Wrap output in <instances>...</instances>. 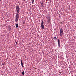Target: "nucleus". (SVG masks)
<instances>
[{"label":"nucleus","mask_w":76,"mask_h":76,"mask_svg":"<svg viewBox=\"0 0 76 76\" xmlns=\"http://www.w3.org/2000/svg\"><path fill=\"white\" fill-rule=\"evenodd\" d=\"M0 1H1V0H0Z\"/></svg>","instance_id":"nucleus-20"},{"label":"nucleus","mask_w":76,"mask_h":76,"mask_svg":"<svg viewBox=\"0 0 76 76\" xmlns=\"http://www.w3.org/2000/svg\"><path fill=\"white\" fill-rule=\"evenodd\" d=\"M25 23V21H24L23 23V24H24Z\"/></svg>","instance_id":"nucleus-14"},{"label":"nucleus","mask_w":76,"mask_h":76,"mask_svg":"<svg viewBox=\"0 0 76 76\" xmlns=\"http://www.w3.org/2000/svg\"><path fill=\"white\" fill-rule=\"evenodd\" d=\"M34 69H36V68H35Z\"/></svg>","instance_id":"nucleus-19"},{"label":"nucleus","mask_w":76,"mask_h":76,"mask_svg":"<svg viewBox=\"0 0 76 76\" xmlns=\"http://www.w3.org/2000/svg\"><path fill=\"white\" fill-rule=\"evenodd\" d=\"M42 7H44V5L43 4V2H42L41 3Z\"/></svg>","instance_id":"nucleus-8"},{"label":"nucleus","mask_w":76,"mask_h":76,"mask_svg":"<svg viewBox=\"0 0 76 76\" xmlns=\"http://www.w3.org/2000/svg\"><path fill=\"white\" fill-rule=\"evenodd\" d=\"M15 21L16 22H18V20H19V18H15Z\"/></svg>","instance_id":"nucleus-7"},{"label":"nucleus","mask_w":76,"mask_h":76,"mask_svg":"<svg viewBox=\"0 0 76 76\" xmlns=\"http://www.w3.org/2000/svg\"><path fill=\"white\" fill-rule=\"evenodd\" d=\"M41 28L42 29H44V21H43L42 20L41 23Z\"/></svg>","instance_id":"nucleus-3"},{"label":"nucleus","mask_w":76,"mask_h":76,"mask_svg":"<svg viewBox=\"0 0 76 76\" xmlns=\"http://www.w3.org/2000/svg\"><path fill=\"white\" fill-rule=\"evenodd\" d=\"M22 74L23 75H24L25 74V72H24V71L22 73Z\"/></svg>","instance_id":"nucleus-12"},{"label":"nucleus","mask_w":76,"mask_h":76,"mask_svg":"<svg viewBox=\"0 0 76 76\" xmlns=\"http://www.w3.org/2000/svg\"><path fill=\"white\" fill-rule=\"evenodd\" d=\"M53 39L54 40H55V41H57V38L56 37H54L53 38Z\"/></svg>","instance_id":"nucleus-11"},{"label":"nucleus","mask_w":76,"mask_h":76,"mask_svg":"<svg viewBox=\"0 0 76 76\" xmlns=\"http://www.w3.org/2000/svg\"><path fill=\"white\" fill-rule=\"evenodd\" d=\"M15 25H16V28H18V23L16 24Z\"/></svg>","instance_id":"nucleus-10"},{"label":"nucleus","mask_w":76,"mask_h":76,"mask_svg":"<svg viewBox=\"0 0 76 76\" xmlns=\"http://www.w3.org/2000/svg\"><path fill=\"white\" fill-rule=\"evenodd\" d=\"M47 22L48 23H50V18L48 17L47 18Z\"/></svg>","instance_id":"nucleus-4"},{"label":"nucleus","mask_w":76,"mask_h":76,"mask_svg":"<svg viewBox=\"0 0 76 76\" xmlns=\"http://www.w3.org/2000/svg\"><path fill=\"white\" fill-rule=\"evenodd\" d=\"M32 1V3H34V0H31Z\"/></svg>","instance_id":"nucleus-13"},{"label":"nucleus","mask_w":76,"mask_h":76,"mask_svg":"<svg viewBox=\"0 0 76 76\" xmlns=\"http://www.w3.org/2000/svg\"><path fill=\"white\" fill-rule=\"evenodd\" d=\"M16 44L17 45L18 44V43L17 42H16Z\"/></svg>","instance_id":"nucleus-17"},{"label":"nucleus","mask_w":76,"mask_h":76,"mask_svg":"<svg viewBox=\"0 0 76 76\" xmlns=\"http://www.w3.org/2000/svg\"><path fill=\"white\" fill-rule=\"evenodd\" d=\"M20 61H21V64L22 67H24V66H23V63H22V60H21Z\"/></svg>","instance_id":"nucleus-6"},{"label":"nucleus","mask_w":76,"mask_h":76,"mask_svg":"<svg viewBox=\"0 0 76 76\" xmlns=\"http://www.w3.org/2000/svg\"><path fill=\"white\" fill-rule=\"evenodd\" d=\"M60 35L61 37H63V31L62 28H61L60 29Z\"/></svg>","instance_id":"nucleus-1"},{"label":"nucleus","mask_w":76,"mask_h":76,"mask_svg":"<svg viewBox=\"0 0 76 76\" xmlns=\"http://www.w3.org/2000/svg\"><path fill=\"white\" fill-rule=\"evenodd\" d=\"M60 40L59 39H58V45H60Z\"/></svg>","instance_id":"nucleus-9"},{"label":"nucleus","mask_w":76,"mask_h":76,"mask_svg":"<svg viewBox=\"0 0 76 76\" xmlns=\"http://www.w3.org/2000/svg\"><path fill=\"white\" fill-rule=\"evenodd\" d=\"M5 64L4 63H2V65H3V66H4V65Z\"/></svg>","instance_id":"nucleus-15"},{"label":"nucleus","mask_w":76,"mask_h":76,"mask_svg":"<svg viewBox=\"0 0 76 76\" xmlns=\"http://www.w3.org/2000/svg\"><path fill=\"white\" fill-rule=\"evenodd\" d=\"M23 1H25V0H23Z\"/></svg>","instance_id":"nucleus-18"},{"label":"nucleus","mask_w":76,"mask_h":76,"mask_svg":"<svg viewBox=\"0 0 76 76\" xmlns=\"http://www.w3.org/2000/svg\"><path fill=\"white\" fill-rule=\"evenodd\" d=\"M58 46L59 47H60V45H58Z\"/></svg>","instance_id":"nucleus-16"},{"label":"nucleus","mask_w":76,"mask_h":76,"mask_svg":"<svg viewBox=\"0 0 76 76\" xmlns=\"http://www.w3.org/2000/svg\"><path fill=\"white\" fill-rule=\"evenodd\" d=\"M19 14L18 13H16L15 15V18H19Z\"/></svg>","instance_id":"nucleus-5"},{"label":"nucleus","mask_w":76,"mask_h":76,"mask_svg":"<svg viewBox=\"0 0 76 76\" xmlns=\"http://www.w3.org/2000/svg\"><path fill=\"white\" fill-rule=\"evenodd\" d=\"M16 12L18 13H19V11L20 10V8H19V7L18 6H17L16 7Z\"/></svg>","instance_id":"nucleus-2"}]
</instances>
